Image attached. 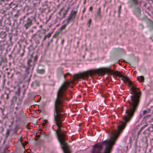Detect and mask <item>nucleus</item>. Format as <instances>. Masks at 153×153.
Wrapping results in <instances>:
<instances>
[{
    "mask_svg": "<svg viewBox=\"0 0 153 153\" xmlns=\"http://www.w3.org/2000/svg\"><path fill=\"white\" fill-rule=\"evenodd\" d=\"M141 95H132L131 96V100L128 101L130 104L129 108L126 110V115L123 118L124 121L126 123L121 122L118 127V131L111 133V136L110 139L103 141L101 144L98 143L93 146V149L91 153H111L113 145L114 144L115 141L121 131L124 128L126 123L128 122L132 117L138 105Z\"/></svg>",
    "mask_w": 153,
    "mask_h": 153,
    "instance_id": "obj_1",
    "label": "nucleus"
},
{
    "mask_svg": "<svg viewBox=\"0 0 153 153\" xmlns=\"http://www.w3.org/2000/svg\"><path fill=\"white\" fill-rule=\"evenodd\" d=\"M31 62V59H28L27 62V67L25 68V74L24 76V79L26 82H29L30 81L33 71V67L30 65Z\"/></svg>",
    "mask_w": 153,
    "mask_h": 153,
    "instance_id": "obj_2",
    "label": "nucleus"
},
{
    "mask_svg": "<svg viewBox=\"0 0 153 153\" xmlns=\"http://www.w3.org/2000/svg\"><path fill=\"white\" fill-rule=\"evenodd\" d=\"M11 102V106L15 107L16 110H18L20 107L22 101L20 98H17L16 96H14L12 98Z\"/></svg>",
    "mask_w": 153,
    "mask_h": 153,
    "instance_id": "obj_3",
    "label": "nucleus"
},
{
    "mask_svg": "<svg viewBox=\"0 0 153 153\" xmlns=\"http://www.w3.org/2000/svg\"><path fill=\"white\" fill-rule=\"evenodd\" d=\"M77 13V11H71L67 18L64 22H66L67 24H69L74 19Z\"/></svg>",
    "mask_w": 153,
    "mask_h": 153,
    "instance_id": "obj_4",
    "label": "nucleus"
},
{
    "mask_svg": "<svg viewBox=\"0 0 153 153\" xmlns=\"http://www.w3.org/2000/svg\"><path fill=\"white\" fill-rule=\"evenodd\" d=\"M68 11V9L67 10H65L64 8L62 7L59 12L60 16H61V18L62 19L65 18L66 16V14Z\"/></svg>",
    "mask_w": 153,
    "mask_h": 153,
    "instance_id": "obj_5",
    "label": "nucleus"
},
{
    "mask_svg": "<svg viewBox=\"0 0 153 153\" xmlns=\"http://www.w3.org/2000/svg\"><path fill=\"white\" fill-rule=\"evenodd\" d=\"M36 72L37 73L39 74H44L45 72V67L42 65L39 66L36 69Z\"/></svg>",
    "mask_w": 153,
    "mask_h": 153,
    "instance_id": "obj_6",
    "label": "nucleus"
},
{
    "mask_svg": "<svg viewBox=\"0 0 153 153\" xmlns=\"http://www.w3.org/2000/svg\"><path fill=\"white\" fill-rule=\"evenodd\" d=\"M32 24V20L30 18H28L26 21V24L24 25V26L26 29H27L28 27L31 26Z\"/></svg>",
    "mask_w": 153,
    "mask_h": 153,
    "instance_id": "obj_7",
    "label": "nucleus"
},
{
    "mask_svg": "<svg viewBox=\"0 0 153 153\" xmlns=\"http://www.w3.org/2000/svg\"><path fill=\"white\" fill-rule=\"evenodd\" d=\"M141 12V9L139 7L135 8L134 10V14L138 17H140V16Z\"/></svg>",
    "mask_w": 153,
    "mask_h": 153,
    "instance_id": "obj_8",
    "label": "nucleus"
},
{
    "mask_svg": "<svg viewBox=\"0 0 153 153\" xmlns=\"http://www.w3.org/2000/svg\"><path fill=\"white\" fill-rule=\"evenodd\" d=\"M101 10V7H99L97 10L96 14H95V16L96 17H99L100 19L102 18Z\"/></svg>",
    "mask_w": 153,
    "mask_h": 153,
    "instance_id": "obj_9",
    "label": "nucleus"
},
{
    "mask_svg": "<svg viewBox=\"0 0 153 153\" xmlns=\"http://www.w3.org/2000/svg\"><path fill=\"white\" fill-rule=\"evenodd\" d=\"M57 74L59 76L63 75V69L62 68H60L58 69Z\"/></svg>",
    "mask_w": 153,
    "mask_h": 153,
    "instance_id": "obj_10",
    "label": "nucleus"
},
{
    "mask_svg": "<svg viewBox=\"0 0 153 153\" xmlns=\"http://www.w3.org/2000/svg\"><path fill=\"white\" fill-rule=\"evenodd\" d=\"M137 79L138 80L141 82L144 81V78L143 76H139L137 77Z\"/></svg>",
    "mask_w": 153,
    "mask_h": 153,
    "instance_id": "obj_11",
    "label": "nucleus"
},
{
    "mask_svg": "<svg viewBox=\"0 0 153 153\" xmlns=\"http://www.w3.org/2000/svg\"><path fill=\"white\" fill-rule=\"evenodd\" d=\"M51 33H49L48 34L46 35L45 36V37L43 39V41H44L47 37L48 38H49L51 36Z\"/></svg>",
    "mask_w": 153,
    "mask_h": 153,
    "instance_id": "obj_12",
    "label": "nucleus"
},
{
    "mask_svg": "<svg viewBox=\"0 0 153 153\" xmlns=\"http://www.w3.org/2000/svg\"><path fill=\"white\" fill-rule=\"evenodd\" d=\"M147 126V125H145L143 126H142L141 128L140 129V130L138 131V134L139 135V134L140 133V132H141L142 130L146 126Z\"/></svg>",
    "mask_w": 153,
    "mask_h": 153,
    "instance_id": "obj_13",
    "label": "nucleus"
},
{
    "mask_svg": "<svg viewBox=\"0 0 153 153\" xmlns=\"http://www.w3.org/2000/svg\"><path fill=\"white\" fill-rule=\"evenodd\" d=\"M19 140L21 141L22 145L23 147H24L27 143V142L26 141H25V144L23 143L22 142V138L21 137L19 139Z\"/></svg>",
    "mask_w": 153,
    "mask_h": 153,
    "instance_id": "obj_14",
    "label": "nucleus"
},
{
    "mask_svg": "<svg viewBox=\"0 0 153 153\" xmlns=\"http://www.w3.org/2000/svg\"><path fill=\"white\" fill-rule=\"evenodd\" d=\"M68 25V24H67V22H66V23L65 24H64L61 27V30H63L65 29L66 28L67 25Z\"/></svg>",
    "mask_w": 153,
    "mask_h": 153,
    "instance_id": "obj_15",
    "label": "nucleus"
},
{
    "mask_svg": "<svg viewBox=\"0 0 153 153\" xmlns=\"http://www.w3.org/2000/svg\"><path fill=\"white\" fill-rule=\"evenodd\" d=\"M149 112V110L148 109H147L146 110H144L143 111V115H144L146 113H148Z\"/></svg>",
    "mask_w": 153,
    "mask_h": 153,
    "instance_id": "obj_16",
    "label": "nucleus"
},
{
    "mask_svg": "<svg viewBox=\"0 0 153 153\" xmlns=\"http://www.w3.org/2000/svg\"><path fill=\"white\" fill-rule=\"evenodd\" d=\"M10 132V130H9V129L7 130V132H6V134L7 137H8V136L9 135Z\"/></svg>",
    "mask_w": 153,
    "mask_h": 153,
    "instance_id": "obj_17",
    "label": "nucleus"
},
{
    "mask_svg": "<svg viewBox=\"0 0 153 153\" xmlns=\"http://www.w3.org/2000/svg\"><path fill=\"white\" fill-rule=\"evenodd\" d=\"M121 7H122L121 5H120L118 7V13L119 15H120V10L121 9Z\"/></svg>",
    "mask_w": 153,
    "mask_h": 153,
    "instance_id": "obj_18",
    "label": "nucleus"
},
{
    "mask_svg": "<svg viewBox=\"0 0 153 153\" xmlns=\"http://www.w3.org/2000/svg\"><path fill=\"white\" fill-rule=\"evenodd\" d=\"M149 23L150 25L153 27V22L151 20L149 19Z\"/></svg>",
    "mask_w": 153,
    "mask_h": 153,
    "instance_id": "obj_19",
    "label": "nucleus"
},
{
    "mask_svg": "<svg viewBox=\"0 0 153 153\" xmlns=\"http://www.w3.org/2000/svg\"><path fill=\"white\" fill-rule=\"evenodd\" d=\"M91 19H90L89 20L88 22V27H89L91 25Z\"/></svg>",
    "mask_w": 153,
    "mask_h": 153,
    "instance_id": "obj_20",
    "label": "nucleus"
},
{
    "mask_svg": "<svg viewBox=\"0 0 153 153\" xmlns=\"http://www.w3.org/2000/svg\"><path fill=\"white\" fill-rule=\"evenodd\" d=\"M43 121L44 123H42V124L44 126L46 124L48 123V121H47V120H44Z\"/></svg>",
    "mask_w": 153,
    "mask_h": 153,
    "instance_id": "obj_21",
    "label": "nucleus"
},
{
    "mask_svg": "<svg viewBox=\"0 0 153 153\" xmlns=\"http://www.w3.org/2000/svg\"><path fill=\"white\" fill-rule=\"evenodd\" d=\"M4 95H6V99L7 100H8L9 99L8 94L6 93H5Z\"/></svg>",
    "mask_w": 153,
    "mask_h": 153,
    "instance_id": "obj_22",
    "label": "nucleus"
},
{
    "mask_svg": "<svg viewBox=\"0 0 153 153\" xmlns=\"http://www.w3.org/2000/svg\"><path fill=\"white\" fill-rule=\"evenodd\" d=\"M10 146V145L9 144L6 145L5 148V150H7L8 148H9V147Z\"/></svg>",
    "mask_w": 153,
    "mask_h": 153,
    "instance_id": "obj_23",
    "label": "nucleus"
},
{
    "mask_svg": "<svg viewBox=\"0 0 153 153\" xmlns=\"http://www.w3.org/2000/svg\"><path fill=\"white\" fill-rule=\"evenodd\" d=\"M24 114V112L22 110H21L19 112V114L20 115H23Z\"/></svg>",
    "mask_w": 153,
    "mask_h": 153,
    "instance_id": "obj_24",
    "label": "nucleus"
},
{
    "mask_svg": "<svg viewBox=\"0 0 153 153\" xmlns=\"http://www.w3.org/2000/svg\"><path fill=\"white\" fill-rule=\"evenodd\" d=\"M10 0H0V1L2 2H4L5 1L8 2Z\"/></svg>",
    "mask_w": 153,
    "mask_h": 153,
    "instance_id": "obj_25",
    "label": "nucleus"
},
{
    "mask_svg": "<svg viewBox=\"0 0 153 153\" xmlns=\"http://www.w3.org/2000/svg\"><path fill=\"white\" fill-rule=\"evenodd\" d=\"M16 94H17V95H19V96L20 95V91L19 89H18L17 91H16Z\"/></svg>",
    "mask_w": 153,
    "mask_h": 153,
    "instance_id": "obj_26",
    "label": "nucleus"
},
{
    "mask_svg": "<svg viewBox=\"0 0 153 153\" xmlns=\"http://www.w3.org/2000/svg\"><path fill=\"white\" fill-rule=\"evenodd\" d=\"M71 75L69 73H68L64 75L63 76H64V78L65 79L66 76H67L68 75Z\"/></svg>",
    "mask_w": 153,
    "mask_h": 153,
    "instance_id": "obj_27",
    "label": "nucleus"
},
{
    "mask_svg": "<svg viewBox=\"0 0 153 153\" xmlns=\"http://www.w3.org/2000/svg\"><path fill=\"white\" fill-rule=\"evenodd\" d=\"M133 3L135 5H136L137 4L136 2L134 0H133Z\"/></svg>",
    "mask_w": 153,
    "mask_h": 153,
    "instance_id": "obj_28",
    "label": "nucleus"
},
{
    "mask_svg": "<svg viewBox=\"0 0 153 153\" xmlns=\"http://www.w3.org/2000/svg\"><path fill=\"white\" fill-rule=\"evenodd\" d=\"M120 50H121V51L123 53H124L125 52V51H124V50L123 49H120Z\"/></svg>",
    "mask_w": 153,
    "mask_h": 153,
    "instance_id": "obj_29",
    "label": "nucleus"
},
{
    "mask_svg": "<svg viewBox=\"0 0 153 153\" xmlns=\"http://www.w3.org/2000/svg\"><path fill=\"white\" fill-rule=\"evenodd\" d=\"M93 10V7H91L89 8V10L90 11H91Z\"/></svg>",
    "mask_w": 153,
    "mask_h": 153,
    "instance_id": "obj_30",
    "label": "nucleus"
},
{
    "mask_svg": "<svg viewBox=\"0 0 153 153\" xmlns=\"http://www.w3.org/2000/svg\"><path fill=\"white\" fill-rule=\"evenodd\" d=\"M64 42V39H63L62 41V45Z\"/></svg>",
    "mask_w": 153,
    "mask_h": 153,
    "instance_id": "obj_31",
    "label": "nucleus"
},
{
    "mask_svg": "<svg viewBox=\"0 0 153 153\" xmlns=\"http://www.w3.org/2000/svg\"><path fill=\"white\" fill-rule=\"evenodd\" d=\"M26 93V90L25 89L24 90L23 92V94H25Z\"/></svg>",
    "mask_w": 153,
    "mask_h": 153,
    "instance_id": "obj_32",
    "label": "nucleus"
},
{
    "mask_svg": "<svg viewBox=\"0 0 153 153\" xmlns=\"http://www.w3.org/2000/svg\"><path fill=\"white\" fill-rule=\"evenodd\" d=\"M40 135H37L36 134V137H39L40 136Z\"/></svg>",
    "mask_w": 153,
    "mask_h": 153,
    "instance_id": "obj_33",
    "label": "nucleus"
},
{
    "mask_svg": "<svg viewBox=\"0 0 153 153\" xmlns=\"http://www.w3.org/2000/svg\"><path fill=\"white\" fill-rule=\"evenodd\" d=\"M26 128L28 129H29V128H28V125H27L26 126V127H25Z\"/></svg>",
    "mask_w": 153,
    "mask_h": 153,
    "instance_id": "obj_34",
    "label": "nucleus"
},
{
    "mask_svg": "<svg viewBox=\"0 0 153 153\" xmlns=\"http://www.w3.org/2000/svg\"><path fill=\"white\" fill-rule=\"evenodd\" d=\"M7 74L8 75L9 74H10V73L9 72H7Z\"/></svg>",
    "mask_w": 153,
    "mask_h": 153,
    "instance_id": "obj_35",
    "label": "nucleus"
},
{
    "mask_svg": "<svg viewBox=\"0 0 153 153\" xmlns=\"http://www.w3.org/2000/svg\"><path fill=\"white\" fill-rule=\"evenodd\" d=\"M34 140H38V139H36V138H35V139H34Z\"/></svg>",
    "mask_w": 153,
    "mask_h": 153,
    "instance_id": "obj_36",
    "label": "nucleus"
},
{
    "mask_svg": "<svg viewBox=\"0 0 153 153\" xmlns=\"http://www.w3.org/2000/svg\"><path fill=\"white\" fill-rule=\"evenodd\" d=\"M150 116H151L150 115H148L146 117H150Z\"/></svg>",
    "mask_w": 153,
    "mask_h": 153,
    "instance_id": "obj_37",
    "label": "nucleus"
},
{
    "mask_svg": "<svg viewBox=\"0 0 153 153\" xmlns=\"http://www.w3.org/2000/svg\"><path fill=\"white\" fill-rule=\"evenodd\" d=\"M85 9H84L83 11V13H84V12H85Z\"/></svg>",
    "mask_w": 153,
    "mask_h": 153,
    "instance_id": "obj_38",
    "label": "nucleus"
},
{
    "mask_svg": "<svg viewBox=\"0 0 153 153\" xmlns=\"http://www.w3.org/2000/svg\"><path fill=\"white\" fill-rule=\"evenodd\" d=\"M142 25V28H143V26Z\"/></svg>",
    "mask_w": 153,
    "mask_h": 153,
    "instance_id": "obj_39",
    "label": "nucleus"
},
{
    "mask_svg": "<svg viewBox=\"0 0 153 153\" xmlns=\"http://www.w3.org/2000/svg\"><path fill=\"white\" fill-rule=\"evenodd\" d=\"M97 1H98V0H97Z\"/></svg>",
    "mask_w": 153,
    "mask_h": 153,
    "instance_id": "obj_40",
    "label": "nucleus"
},
{
    "mask_svg": "<svg viewBox=\"0 0 153 153\" xmlns=\"http://www.w3.org/2000/svg\"><path fill=\"white\" fill-rule=\"evenodd\" d=\"M152 41H153V40H152Z\"/></svg>",
    "mask_w": 153,
    "mask_h": 153,
    "instance_id": "obj_41",
    "label": "nucleus"
}]
</instances>
